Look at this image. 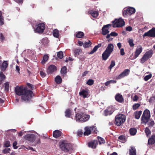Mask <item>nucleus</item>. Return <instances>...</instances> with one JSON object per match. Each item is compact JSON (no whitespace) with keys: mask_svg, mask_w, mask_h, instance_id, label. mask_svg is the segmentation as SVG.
I'll use <instances>...</instances> for the list:
<instances>
[{"mask_svg":"<svg viewBox=\"0 0 155 155\" xmlns=\"http://www.w3.org/2000/svg\"><path fill=\"white\" fill-rule=\"evenodd\" d=\"M53 35L55 37L58 38L59 36V33L58 30L57 29H55L53 31Z\"/></svg>","mask_w":155,"mask_h":155,"instance_id":"28","label":"nucleus"},{"mask_svg":"<svg viewBox=\"0 0 155 155\" xmlns=\"http://www.w3.org/2000/svg\"><path fill=\"white\" fill-rule=\"evenodd\" d=\"M17 144V142L16 141H14L13 143V146L14 149H16L18 148V147L16 146Z\"/></svg>","mask_w":155,"mask_h":155,"instance_id":"57","label":"nucleus"},{"mask_svg":"<svg viewBox=\"0 0 155 155\" xmlns=\"http://www.w3.org/2000/svg\"><path fill=\"white\" fill-rule=\"evenodd\" d=\"M97 138L100 144L104 143H105V140L103 138L100 137H98Z\"/></svg>","mask_w":155,"mask_h":155,"instance_id":"40","label":"nucleus"},{"mask_svg":"<svg viewBox=\"0 0 155 155\" xmlns=\"http://www.w3.org/2000/svg\"><path fill=\"white\" fill-rule=\"evenodd\" d=\"M10 143L9 141H6L4 143V146L5 147H8L10 146Z\"/></svg>","mask_w":155,"mask_h":155,"instance_id":"51","label":"nucleus"},{"mask_svg":"<svg viewBox=\"0 0 155 155\" xmlns=\"http://www.w3.org/2000/svg\"><path fill=\"white\" fill-rule=\"evenodd\" d=\"M55 81L57 83L60 84L61 82L62 79L59 76H57L55 79Z\"/></svg>","mask_w":155,"mask_h":155,"instance_id":"33","label":"nucleus"},{"mask_svg":"<svg viewBox=\"0 0 155 155\" xmlns=\"http://www.w3.org/2000/svg\"><path fill=\"white\" fill-rule=\"evenodd\" d=\"M130 155H136V149L133 147H130V149L129 150Z\"/></svg>","mask_w":155,"mask_h":155,"instance_id":"24","label":"nucleus"},{"mask_svg":"<svg viewBox=\"0 0 155 155\" xmlns=\"http://www.w3.org/2000/svg\"><path fill=\"white\" fill-rule=\"evenodd\" d=\"M88 13L90 14L94 18L97 17L98 15V12L97 11L93 10L89 11L88 12Z\"/></svg>","mask_w":155,"mask_h":155,"instance_id":"20","label":"nucleus"},{"mask_svg":"<svg viewBox=\"0 0 155 155\" xmlns=\"http://www.w3.org/2000/svg\"><path fill=\"white\" fill-rule=\"evenodd\" d=\"M97 144V141L96 140H94L88 143V146L89 147H91L93 149L96 148Z\"/></svg>","mask_w":155,"mask_h":155,"instance_id":"18","label":"nucleus"},{"mask_svg":"<svg viewBox=\"0 0 155 155\" xmlns=\"http://www.w3.org/2000/svg\"><path fill=\"white\" fill-rule=\"evenodd\" d=\"M5 78V76L3 73L1 72L0 73V84H1L2 83V81Z\"/></svg>","mask_w":155,"mask_h":155,"instance_id":"36","label":"nucleus"},{"mask_svg":"<svg viewBox=\"0 0 155 155\" xmlns=\"http://www.w3.org/2000/svg\"><path fill=\"white\" fill-rule=\"evenodd\" d=\"M40 74L41 76L43 78L45 77L46 75V74L44 72L42 71H40Z\"/></svg>","mask_w":155,"mask_h":155,"instance_id":"61","label":"nucleus"},{"mask_svg":"<svg viewBox=\"0 0 155 155\" xmlns=\"http://www.w3.org/2000/svg\"><path fill=\"white\" fill-rule=\"evenodd\" d=\"M129 45L130 47H133L134 46V41L132 39H130L128 41Z\"/></svg>","mask_w":155,"mask_h":155,"instance_id":"49","label":"nucleus"},{"mask_svg":"<svg viewBox=\"0 0 155 155\" xmlns=\"http://www.w3.org/2000/svg\"><path fill=\"white\" fill-rule=\"evenodd\" d=\"M119 141L122 142L124 143L125 142V139L124 136L123 135L120 136L118 137Z\"/></svg>","mask_w":155,"mask_h":155,"instance_id":"39","label":"nucleus"},{"mask_svg":"<svg viewBox=\"0 0 155 155\" xmlns=\"http://www.w3.org/2000/svg\"><path fill=\"white\" fill-rule=\"evenodd\" d=\"M71 115V111L69 109L67 110L65 112V116L67 117H69Z\"/></svg>","mask_w":155,"mask_h":155,"instance_id":"41","label":"nucleus"},{"mask_svg":"<svg viewBox=\"0 0 155 155\" xmlns=\"http://www.w3.org/2000/svg\"><path fill=\"white\" fill-rule=\"evenodd\" d=\"M112 22L113 26L114 28L121 27L125 25V22L124 20L121 18L118 19H116Z\"/></svg>","mask_w":155,"mask_h":155,"instance_id":"6","label":"nucleus"},{"mask_svg":"<svg viewBox=\"0 0 155 155\" xmlns=\"http://www.w3.org/2000/svg\"><path fill=\"white\" fill-rule=\"evenodd\" d=\"M61 73L62 74H65L67 73V68L65 67H63L61 70Z\"/></svg>","mask_w":155,"mask_h":155,"instance_id":"42","label":"nucleus"},{"mask_svg":"<svg viewBox=\"0 0 155 155\" xmlns=\"http://www.w3.org/2000/svg\"><path fill=\"white\" fill-rule=\"evenodd\" d=\"M74 55L76 57L81 53L82 51L81 49L77 48L74 50Z\"/></svg>","mask_w":155,"mask_h":155,"instance_id":"29","label":"nucleus"},{"mask_svg":"<svg viewBox=\"0 0 155 155\" xmlns=\"http://www.w3.org/2000/svg\"><path fill=\"white\" fill-rule=\"evenodd\" d=\"M114 110L113 107H109L104 111L103 114L106 116L110 115L112 114Z\"/></svg>","mask_w":155,"mask_h":155,"instance_id":"11","label":"nucleus"},{"mask_svg":"<svg viewBox=\"0 0 155 155\" xmlns=\"http://www.w3.org/2000/svg\"><path fill=\"white\" fill-rule=\"evenodd\" d=\"M83 133L82 130H79L78 131L77 134L78 136H81L82 135Z\"/></svg>","mask_w":155,"mask_h":155,"instance_id":"59","label":"nucleus"},{"mask_svg":"<svg viewBox=\"0 0 155 155\" xmlns=\"http://www.w3.org/2000/svg\"><path fill=\"white\" fill-rule=\"evenodd\" d=\"M94 83V81L93 80L91 79H90L88 80L87 82V84L88 85L91 86Z\"/></svg>","mask_w":155,"mask_h":155,"instance_id":"46","label":"nucleus"},{"mask_svg":"<svg viewBox=\"0 0 155 155\" xmlns=\"http://www.w3.org/2000/svg\"><path fill=\"white\" fill-rule=\"evenodd\" d=\"M140 106V104H139L137 103L135 104L133 106V109L134 110H135L137 109Z\"/></svg>","mask_w":155,"mask_h":155,"instance_id":"45","label":"nucleus"},{"mask_svg":"<svg viewBox=\"0 0 155 155\" xmlns=\"http://www.w3.org/2000/svg\"><path fill=\"white\" fill-rule=\"evenodd\" d=\"M85 132L84 133V135L88 136L91 134V131H93L94 132L97 133L96 128L94 126H92L91 127L87 126L85 127Z\"/></svg>","mask_w":155,"mask_h":155,"instance_id":"7","label":"nucleus"},{"mask_svg":"<svg viewBox=\"0 0 155 155\" xmlns=\"http://www.w3.org/2000/svg\"><path fill=\"white\" fill-rule=\"evenodd\" d=\"M82 118H83L84 121H82V122H85L87 121L89 119L90 116L84 113L83 114Z\"/></svg>","mask_w":155,"mask_h":155,"instance_id":"26","label":"nucleus"},{"mask_svg":"<svg viewBox=\"0 0 155 155\" xmlns=\"http://www.w3.org/2000/svg\"><path fill=\"white\" fill-rule=\"evenodd\" d=\"M61 134V132L58 130H56L53 133V136L57 138L60 137Z\"/></svg>","mask_w":155,"mask_h":155,"instance_id":"21","label":"nucleus"},{"mask_svg":"<svg viewBox=\"0 0 155 155\" xmlns=\"http://www.w3.org/2000/svg\"><path fill=\"white\" fill-rule=\"evenodd\" d=\"M146 36L155 37V28H153L148 31L145 32L143 35V37Z\"/></svg>","mask_w":155,"mask_h":155,"instance_id":"9","label":"nucleus"},{"mask_svg":"<svg viewBox=\"0 0 155 155\" xmlns=\"http://www.w3.org/2000/svg\"><path fill=\"white\" fill-rule=\"evenodd\" d=\"M115 99L117 101L119 102H121L122 101L123 98L121 95L118 94L116 95Z\"/></svg>","mask_w":155,"mask_h":155,"instance_id":"27","label":"nucleus"},{"mask_svg":"<svg viewBox=\"0 0 155 155\" xmlns=\"http://www.w3.org/2000/svg\"><path fill=\"white\" fill-rule=\"evenodd\" d=\"M127 11L128 12V15H131L134 14L135 12V9L133 8L130 7L127 9Z\"/></svg>","mask_w":155,"mask_h":155,"instance_id":"25","label":"nucleus"},{"mask_svg":"<svg viewBox=\"0 0 155 155\" xmlns=\"http://www.w3.org/2000/svg\"><path fill=\"white\" fill-rule=\"evenodd\" d=\"M0 25H3L4 23V18L2 16V13L0 11Z\"/></svg>","mask_w":155,"mask_h":155,"instance_id":"38","label":"nucleus"},{"mask_svg":"<svg viewBox=\"0 0 155 155\" xmlns=\"http://www.w3.org/2000/svg\"><path fill=\"white\" fill-rule=\"evenodd\" d=\"M45 28V24L43 23H40L38 25L37 27L34 29V30L35 32L41 33L43 32Z\"/></svg>","mask_w":155,"mask_h":155,"instance_id":"8","label":"nucleus"},{"mask_svg":"<svg viewBox=\"0 0 155 155\" xmlns=\"http://www.w3.org/2000/svg\"><path fill=\"white\" fill-rule=\"evenodd\" d=\"M4 86L5 87V90L6 91H8V88H9V83L8 82H7L5 83L4 84Z\"/></svg>","mask_w":155,"mask_h":155,"instance_id":"53","label":"nucleus"},{"mask_svg":"<svg viewBox=\"0 0 155 155\" xmlns=\"http://www.w3.org/2000/svg\"><path fill=\"white\" fill-rule=\"evenodd\" d=\"M149 102L151 103H153L154 102H155V97H151L150 99Z\"/></svg>","mask_w":155,"mask_h":155,"instance_id":"55","label":"nucleus"},{"mask_svg":"<svg viewBox=\"0 0 155 155\" xmlns=\"http://www.w3.org/2000/svg\"><path fill=\"white\" fill-rule=\"evenodd\" d=\"M98 48L97 47L95 46L93 48V50L89 53V54H93L94 52H95V51H97V50Z\"/></svg>","mask_w":155,"mask_h":155,"instance_id":"50","label":"nucleus"},{"mask_svg":"<svg viewBox=\"0 0 155 155\" xmlns=\"http://www.w3.org/2000/svg\"><path fill=\"white\" fill-rule=\"evenodd\" d=\"M111 26L110 24L104 25L102 29V34L104 35H106L109 32L108 28Z\"/></svg>","mask_w":155,"mask_h":155,"instance_id":"13","label":"nucleus"},{"mask_svg":"<svg viewBox=\"0 0 155 155\" xmlns=\"http://www.w3.org/2000/svg\"><path fill=\"white\" fill-rule=\"evenodd\" d=\"M110 34L111 36L113 37L116 36L118 35V34L115 32H112Z\"/></svg>","mask_w":155,"mask_h":155,"instance_id":"58","label":"nucleus"},{"mask_svg":"<svg viewBox=\"0 0 155 155\" xmlns=\"http://www.w3.org/2000/svg\"><path fill=\"white\" fill-rule=\"evenodd\" d=\"M25 138L31 142H33L35 140V136L32 134H29L25 136Z\"/></svg>","mask_w":155,"mask_h":155,"instance_id":"15","label":"nucleus"},{"mask_svg":"<svg viewBox=\"0 0 155 155\" xmlns=\"http://www.w3.org/2000/svg\"><path fill=\"white\" fill-rule=\"evenodd\" d=\"M130 72V70L129 69H125L122 72L117 78V79H120L123 78L125 76L128 75Z\"/></svg>","mask_w":155,"mask_h":155,"instance_id":"14","label":"nucleus"},{"mask_svg":"<svg viewBox=\"0 0 155 155\" xmlns=\"http://www.w3.org/2000/svg\"><path fill=\"white\" fill-rule=\"evenodd\" d=\"M142 50L143 48L142 46L140 45L138 46L134 53V59H135L137 58L141 53Z\"/></svg>","mask_w":155,"mask_h":155,"instance_id":"12","label":"nucleus"},{"mask_svg":"<svg viewBox=\"0 0 155 155\" xmlns=\"http://www.w3.org/2000/svg\"><path fill=\"white\" fill-rule=\"evenodd\" d=\"M84 33L81 31H78L77 32L76 36L78 38H81L84 36Z\"/></svg>","mask_w":155,"mask_h":155,"instance_id":"35","label":"nucleus"},{"mask_svg":"<svg viewBox=\"0 0 155 155\" xmlns=\"http://www.w3.org/2000/svg\"><path fill=\"white\" fill-rule=\"evenodd\" d=\"M129 131L131 135H134L137 133V130L134 128H131L130 129Z\"/></svg>","mask_w":155,"mask_h":155,"instance_id":"34","label":"nucleus"},{"mask_svg":"<svg viewBox=\"0 0 155 155\" xmlns=\"http://www.w3.org/2000/svg\"><path fill=\"white\" fill-rule=\"evenodd\" d=\"M42 44L43 46H47L49 43V40L48 38H45L42 39L40 42Z\"/></svg>","mask_w":155,"mask_h":155,"instance_id":"19","label":"nucleus"},{"mask_svg":"<svg viewBox=\"0 0 155 155\" xmlns=\"http://www.w3.org/2000/svg\"><path fill=\"white\" fill-rule=\"evenodd\" d=\"M8 66V64L6 61H4L2 64L1 70L4 71Z\"/></svg>","mask_w":155,"mask_h":155,"instance_id":"32","label":"nucleus"},{"mask_svg":"<svg viewBox=\"0 0 155 155\" xmlns=\"http://www.w3.org/2000/svg\"><path fill=\"white\" fill-rule=\"evenodd\" d=\"M84 113L80 112V113H77L76 114L75 120L77 121L82 122V121H83V118L82 117Z\"/></svg>","mask_w":155,"mask_h":155,"instance_id":"16","label":"nucleus"},{"mask_svg":"<svg viewBox=\"0 0 155 155\" xmlns=\"http://www.w3.org/2000/svg\"><path fill=\"white\" fill-rule=\"evenodd\" d=\"M49 57L48 55L47 54L45 55L43 57V60L41 61V63L44 64L46 62L48 61V59Z\"/></svg>","mask_w":155,"mask_h":155,"instance_id":"31","label":"nucleus"},{"mask_svg":"<svg viewBox=\"0 0 155 155\" xmlns=\"http://www.w3.org/2000/svg\"><path fill=\"white\" fill-rule=\"evenodd\" d=\"M150 111L148 109L145 110L143 112L141 118V123L146 124L150 118Z\"/></svg>","mask_w":155,"mask_h":155,"instance_id":"3","label":"nucleus"},{"mask_svg":"<svg viewBox=\"0 0 155 155\" xmlns=\"http://www.w3.org/2000/svg\"><path fill=\"white\" fill-rule=\"evenodd\" d=\"M142 113V111L141 110H140L139 111H137L134 113V116L135 118L137 119H139L140 117V116L141 115Z\"/></svg>","mask_w":155,"mask_h":155,"instance_id":"22","label":"nucleus"},{"mask_svg":"<svg viewBox=\"0 0 155 155\" xmlns=\"http://www.w3.org/2000/svg\"><path fill=\"white\" fill-rule=\"evenodd\" d=\"M126 120V116L124 114H120L116 116L115 119V124L118 126L120 125Z\"/></svg>","mask_w":155,"mask_h":155,"instance_id":"4","label":"nucleus"},{"mask_svg":"<svg viewBox=\"0 0 155 155\" xmlns=\"http://www.w3.org/2000/svg\"><path fill=\"white\" fill-rule=\"evenodd\" d=\"M138 97L137 95H135L133 98V100L134 101H136L138 100Z\"/></svg>","mask_w":155,"mask_h":155,"instance_id":"63","label":"nucleus"},{"mask_svg":"<svg viewBox=\"0 0 155 155\" xmlns=\"http://www.w3.org/2000/svg\"><path fill=\"white\" fill-rule=\"evenodd\" d=\"M126 30L127 31H130L132 30V28L130 26H129L126 28Z\"/></svg>","mask_w":155,"mask_h":155,"instance_id":"60","label":"nucleus"},{"mask_svg":"<svg viewBox=\"0 0 155 155\" xmlns=\"http://www.w3.org/2000/svg\"><path fill=\"white\" fill-rule=\"evenodd\" d=\"M124 50L123 48H122L120 50V54L121 55H124L125 54V53L124 51Z\"/></svg>","mask_w":155,"mask_h":155,"instance_id":"62","label":"nucleus"},{"mask_svg":"<svg viewBox=\"0 0 155 155\" xmlns=\"http://www.w3.org/2000/svg\"><path fill=\"white\" fill-rule=\"evenodd\" d=\"M10 151V149L9 148H5L3 150V152L5 154L9 153Z\"/></svg>","mask_w":155,"mask_h":155,"instance_id":"54","label":"nucleus"},{"mask_svg":"<svg viewBox=\"0 0 155 155\" xmlns=\"http://www.w3.org/2000/svg\"><path fill=\"white\" fill-rule=\"evenodd\" d=\"M15 91L18 95L21 96V99L24 101H29L32 96V91L22 86H16L15 87Z\"/></svg>","mask_w":155,"mask_h":155,"instance_id":"1","label":"nucleus"},{"mask_svg":"<svg viewBox=\"0 0 155 155\" xmlns=\"http://www.w3.org/2000/svg\"><path fill=\"white\" fill-rule=\"evenodd\" d=\"M58 57L60 59H62L63 57V53L61 51H59L57 53Z\"/></svg>","mask_w":155,"mask_h":155,"instance_id":"44","label":"nucleus"},{"mask_svg":"<svg viewBox=\"0 0 155 155\" xmlns=\"http://www.w3.org/2000/svg\"><path fill=\"white\" fill-rule=\"evenodd\" d=\"M153 53V51L152 50H150L147 51L141 59V63L142 64L144 63L146 61H147L148 59L152 57Z\"/></svg>","mask_w":155,"mask_h":155,"instance_id":"5","label":"nucleus"},{"mask_svg":"<svg viewBox=\"0 0 155 155\" xmlns=\"http://www.w3.org/2000/svg\"><path fill=\"white\" fill-rule=\"evenodd\" d=\"M114 46L112 44H109L105 51L102 55V59L103 60H106L109 57L114 50Z\"/></svg>","mask_w":155,"mask_h":155,"instance_id":"2","label":"nucleus"},{"mask_svg":"<svg viewBox=\"0 0 155 155\" xmlns=\"http://www.w3.org/2000/svg\"><path fill=\"white\" fill-rule=\"evenodd\" d=\"M56 70L57 68L56 66L53 65H51L48 67L47 72L48 74H51L56 71Z\"/></svg>","mask_w":155,"mask_h":155,"instance_id":"17","label":"nucleus"},{"mask_svg":"<svg viewBox=\"0 0 155 155\" xmlns=\"http://www.w3.org/2000/svg\"><path fill=\"white\" fill-rule=\"evenodd\" d=\"M91 43L89 41L88 42H84L83 44V47L85 48H87L90 46Z\"/></svg>","mask_w":155,"mask_h":155,"instance_id":"37","label":"nucleus"},{"mask_svg":"<svg viewBox=\"0 0 155 155\" xmlns=\"http://www.w3.org/2000/svg\"><path fill=\"white\" fill-rule=\"evenodd\" d=\"M152 77V74H149L148 75H146L144 78V80L146 81L148 80L149 79H150Z\"/></svg>","mask_w":155,"mask_h":155,"instance_id":"47","label":"nucleus"},{"mask_svg":"<svg viewBox=\"0 0 155 155\" xmlns=\"http://www.w3.org/2000/svg\"><path fill=\"white\" fill-rule=\"evenodd\" d=\"M145 132L147 136H148L151 133L150 130L147 127L146 128Z\"/></svg>","mask_w":155,"mask_h":155,"instance_id":"52","label":"nucleus"},{"mask_svg":"<svg viewBox=\"0 0 155 155\" xmlns=\"http://www.w3.org/2000/svg\"><path fill=\"white\" fill-rule=\"evenodd\" d=\"M115 62L114 61L112 60L111 61L109 67V68L111 69L115 65Z\"/></svg>","mask_w":155,"mask_h":155,"instance_id":"48","label":"nucleus"},{"mask_svg":"<svg viewBox=\"0 0 155 155\" xmlns=\"http://www.w3.org/2000/svg\"><path fill=\"white\" fill-rule=\"evenodd\" d=\"M89 93V90L87 89H83L79 92V94L84 98H85L88 97Z\"/></svg>","mask_w":155,"mask_h":155,"instance_id":"10","label":"nucleus"},{"mask_svg":"<svg viewBox=\"0 0 155 155\" xmlns=\"http://www.w3.org/2000/svg\"><path fill=\"white\" fill-rule=\"evenodd\" d=\"M128 15V12L127 11V9L126 10H124L123 12V15L124 16H126L127 15Z\"/></svg>","mask_w":155,"mask_h":155,"instance_id":"64","label":"nucleus"},{"mask_svg":"<svg viewBox=\"0 0 155 155\" xmlns=\"http://www.w3.org/2000/svg\"><path fill=\"white\" fill-rule=\"evenodd\" d=\"M60 147L62 150L67 151L66 147V143L62 142L60 145Z\"/></svg>","mask_w":155,"mask_h":155,"instance_id":"30","label":"nucleus"},{"mask_svg":"<svg viewBox=\"0 0 155 155\" xmlns=\"http://www.w3.org/2000/svg\"><path fill=\"white\" fill-rule=\"evenodd\" d=\"M66 147L67 151H69L71 149V145L70 143H66Z\"/></svg>","mask_w":155,"mask_h":155,"instance_id":"43","label":"nucleus"},{"mask_svg":"<svg viewBox=\"0 0 155 155\" xmlns=\"http://www.w3.org/2000/svg\"><path fill=\"white\" fill-rule=\"evenodd\" d=\"M154 124V122L153 120H150L148 123V125L150 127H152Z\"/></svg>","mask_w":155,"mask_h":155,"instance_id":"56","label":"nucleus"},{"mask_svg":"<svg viewBox=\"0 0 155 155\" xmlns=\"http://www.w3.org/2000/svg\"><path fill=\"white\" fill-rule=\"evenodd\" d=\"M155 143V135H152L148 140V143L149 144H152Z\"/></svg>","mask_w":155,"mask_h":155,"instance_id":"23","label":"nucleus"}]
</instances>
